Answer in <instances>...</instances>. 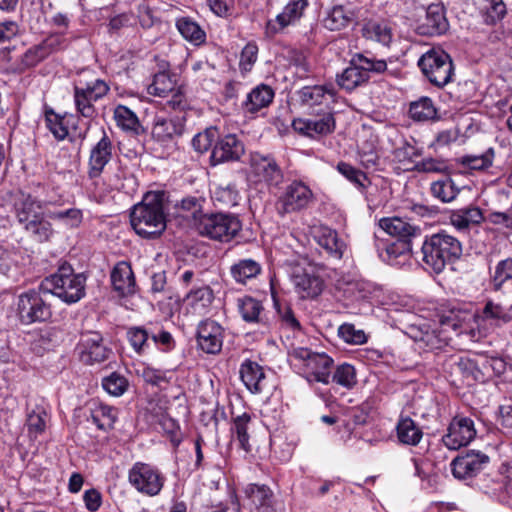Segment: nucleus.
<instances>
[{
	"mask_svg": "<svg viewBox=\"0 0 512 512\" xmlns=\"http://www.w3.org/2000/svg\"><path fill=\"white\" fill-rule=\"evenodd\" d=\"M166 202L164 191H149L130 213L134 231L143 238H155L166 229Z\"/></svg>",
	"mask_w": 512,
	"mask_h": 512,
	"instance_id": "nucleus-1",
	"label": "nucleus"
},
{
	"mask_svg": "<svg viewBox=\"0 0 512 512\" xmlns=\"http://www.w3.org/2000/svg\"><path fill=\"white\" fill-rule=\"evenodd\" d=\"M46 203L37 197L19 192L13 202V213L18 224L36 242H47L54 229L45 212Z\"/></svg>",
	"mask_w": 512,
	"mask_h": 512,
	"instance_id": "nucleus-2",
	"label": "nucleus"
},
{
	"mask_svg": "<svg viewBox=\"0 0 512 512\" xmlns=\"http://www.w3.org/2000/svg\"><path fill=\"white\" fill-rule=\"evenodd\" d=\"M422 260L434 272L440 273L462 255V244L454 236L441 231L427 236L421 247Z\"/></svg>",
	"mask_w": 512,
	"mask_h": 512,
	"instance_id": "nucleus-3",
	"label": "nucleus"
},
{
	"mask_svg": "<svg viewBox=\"0 0 512 512\" xmlns=\"http://www.w3.org/2000/svg\"><path fill=\"white\" fill-rule=\"evenodd\" d=\"M86 277L75 273L72 266L64 263L57 271L42 280L43 294H52L67 304L76 303L85 296Z\"/></svg>",
	"mask_w": 512,
	"mask_h": 512,
	"instance_id": "nucleus-4",
	"label": "nucleus"
},
{
	"mask_svg": "<svg viewBox=\"0 0 512 512\" xmlns=\"http://www.w3.org/2000/svg\"><path fill=\"white\" fill-rule=\"evenodd\" d=\"M196 229L202 236L229 242L239 234L242 224L238 217L232 214H200Z\"/></svg>",
	"mask_w": 512,
	"mask_h": 512,
	"instance_id": "nucleus-5",
	"label": "nucleus"
},
{
	"mask_svg": "<svg viewBox=\"0 0 512 512\" xmlns=\"http://www.w3.org/2000/svg\"><path fill=\"white\" fill-rule=\"evenodd\" d=\"M387 64L384 60L368 58L362 54L353 56L350 65L337 75L338 85L347 91H352L358 86L366 83L370 73H382L386 70Z\"/></svg>",
	"mask_w": 512,
	"mask_h": 512,
	"instance_id": "nucleus-6",
	"label": "nucleus"
},
{
	"mask_svg": "<svg viewBox=\"0 0 512 512\" xmlns=\"http://www.w3.org/2000/svg\"><path fill=\"white\" fill-rule=\"evenodd\" d=\"M424 76L437 87H443L452 80L454 67L448 53L439 48H432L418 60Z\"/></svg>",
	"mask_w": 512,
	"mask_h": 512,
	"instance_id": "nucleus-7",
	"label": "nucleus"
},
{
	"mask_svg": "<svg viewBox=\"0 0 512 512\" xmlns=\"http://www.w3.org/2000/svg\"><path fill=\"white\" fill-rule=\"evenodd\" d=\"M292 362H299L309 380L329 384L333 359L325 353L312 352L304 347H296L289 351Z\"/></svg>",
	"mask_w": 512,
	"mask_h": 512,
	"instance_id": "nucleus-8",
	"label": "nucleus"
},
{
	"mask_svg": "<svg viewBox=\"0 0 512 512\" xmlns=\"http://www.w3.org/2000/svg\"><path fill=\"white\" fill-rule=\"evenodd\" d=\"M378 225L387 234L397 237L400 240L399 243H393L387 246L386 252L389 256L396 257L405 251H410L411 239L421 234V228L419 226L398 216L383 217L379 220Z\"/></svg>",
	"mask_w": 512,
	"mask_h": 512,
	"instance_id": "nucleus-9",
	"label": "nucleus"
},
{
	"mask_svg": "<svg viewBox=\"0 0 512 512\" xmlns=\"http://www.w3.org/2000/svg\"><path fill=\"white\" fill-rule=\"evenodd\" d=\"M128 482L138 493L153 497L163 489L165 476L157 467L138 461L128 471Z\"/></svg>",
	"mask_w": 512,
	"mask_h": 512,
	"instance_id": "nucleus-10",
	"label": "nucleus"
},
{
	"mask_svg": "<svg viewBox=\"0 0 512 512\" xmlns=\"http://www.w3.org/2000/svg\"><path fill=\"white\" fill-rule=\"evenodd\" d=\"M42 293L40 288L30 289L18 296L17 314L22 323L32 324L50 319L51 307L42 297Z\"/></svg>",
	"mask_w": 512,
	"mask_h": 512,
	"instance_id": "nucleus-11",
	"label": "nucleus"
},
{
	"mask_svg": "<svg viewBox=\"0 0 512 512\" xmlns=\"http://www.w3.org/2000/svg\"><path fill=\"white\" fill-rule=\"evenodd\" d=\"M313 201V192L305 183L293 181L278 197L276 209L279 215L298 213L308 208Z\"/></svg>",
	"mask_w": 512,
	"mask_h": 512,
	"instance_id": "nucleus-12",
	"label": "nucleus"
},
{
	"mask_svg": "<svg viewBox=\"0 0 512 512\" xmlns=\"http://www.w3.org/2000/svg\"><path fill=\"white\" fill-rule=\"evenodd\" d=\"M113 144L108 135L103 131V135L100 140L92 146L88 159L87 175L92 181L95 191L104 193L107 189H101L100 181L101 175L106 165L112 159Z\"/></svg>",
	"mask_w": 512,
	"mask_h": 512,
	"instance_id": "nucleus-13",
	"label": "nucleus"
},
{
	"mask_svg": "<svg viewBox=\"0 0 512 512\" xmlns=\"http://www.w3.org/2000/svg\"><path fill=\"white\" fill-rule=\"evenodd\" d=\"M476 436L474 421L468 417H455L443 436L444 445L450 450H457L468 445Z\"/></svg>",
	"mask_w": 512,
	"mask_h": 512,
	"instance_id": "nucleus-14",
	"label": "nucleus"
},
{
	"mask_svg": "<svg viewBox=\"0 0 512 512\" xmlns=\"http://www.w3.org/2000/svg\"><path fill=\"white\" fill-rule=\"evenodd\" d=\"M512 321V304L506 308L499 303L488 300L482 311L476 314L478 334L487 333L489 328L501 327Z\"/></svg>",
	"mask_w": 512,
	"mask_h": 512,
	"instance_id": "nucleus-15",
	"label": "nucleus"
},
{
	"mask_svg": "<svg viewBox=\"0 0 512 512\" xmlns=\"http://www.w3.org/2000/svg\"><path fill=\"white\" fill-rule=\"evenodd\" d=\"M489 462V457L475 450L457 456L451 462V471L457 479H467L476 476Z\"/></svg>",
	"mask_w": 512,
	"mask_h": 512,
	"instance_id": "nucleus-16",
	"label": "nucleus"
},
{
	"mask_svg": "<svg viewBox=\"0 0 512 512\" xmlns=\"http://www.w3.org/2000/svg\"><path fill=\"white\" fill-rule=\"evenodd\" d=\"M293 129L310 138L328 135L335 129V119L331 112H323L314 118H297L292 122Z\"/></svg>",
	"mask_w": 512,
	"mask_h": 512,
	"instance_id": "nucleus-17",
	"label": "nucleus"
},
{
	"mask_svg": "<svg viewBox=\"0 0 512 512\" xmlns=\"http://www.w3.org/2000/svg\"><path fill=\"white\" fill-rule=\"evenodd\" d=\"M476 324V313L469 310L453 308L443 313L440 317V326L443 331L453 330L457 335L469 333L472 339L476 338V331L472 327Z\"/></svg>",
	"mask_w": 512,
	"mask_h": 512,
	"instance_id": "nucleus-18",
	"label": "nucleus"
},
{
	"mask_svg": "<svg viewBox=\"0 0 512 512\" xmlns=\"http://www.w3.org/2000/svg\"><path fill=\"white\" fill-rule=\"evenodd\" d=\"M78 350L81 361L89 365L105 361L110 353L98 332H89L82 335Z\"/></svg>",
	"mask_w": 512,
	"mask_h": 512,
	"instance_id": "nucleus-19",
	"label": "nucleus"
},
{
	"mask_svg": "<svg viewBox=\"0 0 512 512\" xmlns=\"http://www.w3.org/2000/svg\"><path fill=\"white\" fill-rule=\"evenodd\" d=\"M244 145L234 134H227L217 140L210 156L211 165L237 161L244 154Z\"/></svg>",
	"mask_w": 512,
	"mask_h": 512,
	"instance_id": "nucleus-20",
	"label": "nucleus"
},
{
	"mask_svg": "<svg viewBox=\"0 0 512 512\" xmlns=\"http://www.w3.org/2000/svg\"><path fill=\"white\" fill-rule=\"evenodd\" d=\"M245 507L249 512H277L274 506L273 491L264 484H248L244 489Z\"/></svg>",
	"mask_w": 512,
	"mask_h": 512,
	"instance_id": "nucleus-21",
	"label": "nucleus"
},
{
	"mask_svg": "<svg viewBox=\"0 0 512 512\" xmlns=\"http://www.w3.org/2000/svg\"><path fill=\"white\" fill-rule=\"evenodd\" d=\"M251 173L259 182L270 186H278L283 181V173L276 161L260 154L251 158Z\"/></svg>",
	"mask_w": 512,
	"mask_h": 512,
	"instance_id": "nucleus-22",
	"label": "nucleus"
},
{
	"mask_svg": "<svg viewBox=\"0 0 512 512\" xmlns=\"http://www.w3.org/2000/svg\"><path fill=\"white\" fill-rule=\"evenodd\" d=\"M199 347L208 354H217L222 349L223 329L213 320L202 321L197 330Z\"/></svg>",
	"mask_w": 512,
	"mask_h": 512,
	"instance_id": "nucleus-23",
	"label": "nucleus"
},
{
	"mask_svg": "<svg viewBox=\"0 0 512 512\" xmlns=\"http://www.w3.org/2000/svg\"><path fill=\"white\" fill-rule=\"evenodd\" d=\"M311 234L318 245L323 248L327 254L335 259H341L346 250V243L339 238L338 233L330 227L324 225L314 226Z\"/></svg>",
	"mask_w": 512,
	"mask_h": 512,
	"instance_id": "nucleus-24",
	"label": "nucleus"
},
{
	"mask_svg": "<svg viewBox=\"0 0 512 512\" xmlns=\"http://www.w3.org/2000/svg\"><path fill=\"white\" fill-rule=\"evenodd\" d=\"M299 101L302 106L309 109L328 106L329 100L335 97L332 84L304 86L298 91Z\"/></svg>",
	"mask_w": 512,
	"mask_h": 512,
	"instance_id": "nucleus-25",
	"label": "nucleus"
},
{
	"mask_svg": "<svg viewBox=\"0 0 512 512\" xmlns=\"http://www.w3.org/2000/svg\"><path fill=\"white\" fill-rule=\"evenodd\" d=\"M111 283L119 296L132 295L136 291L134 273L129 263L118 262L111 271Z\"/></svg>",
	"mask_w": 512,
	"mask_h": 512,
	"instance_id": "nucleus-26",
	"label": "nucleus"
},
{
	"mask_svg": "<svg viewBox=\"0 0 512 512\" xmlns=\"http://www.w3.org/2000/svg\"><path fill=\"white\" fill-rule=\"evenodd\" d=\"M292 283L302 299L315 298L322 293L324 288V282L318 275L304 270L293 273Z\"/></svg>",
	"mask_w": 512,
	"mask_h": 512,
	"instance_id": "nucleus-27",
	"label": "nucleus"
},
{
	"mask_svg": "<svg viewBox=\"0 0 512 512\" xmlns=\"http://www.w3.org/2000/svg\"><path fill=\"white\" fill-rule=\"evenodd\" d=\"M239 373L242 382L250 392L257 394L264 390L266 377L258 363L245 360L240 366Z\"/></svg>",
	"mask_w": 512,
	"mask_h": 512,
	"instance_id": "nucleus-28",
	"label": "nucleus"
},
{
	"mask_svg": "<svg viewBox=\"0 0 512 512\" xmlns=\"http://www.w3.org/2000/svg\"><path fill=\"white\" fill-rule=\"evenodd\" d=\"M274 98L273 89L265 84L253 88L242 102V109L245 113L254 114L259 110L268 107Z\"/></svg>",
	"mask_w": 512,
	"mask_h": 512,
	"instance_id": "nucleus-29",
	"label": "nucleus"
},
{
	"mask_svg": "<svg viewBox=\"0 0 512 512\" xmlns=\"http://www.w3.org/2000/svg\"><path fill=\"white\" fill-rule=\"evenodd\" d=\"M449 219L452 226L458 231H468L472 226L482 223L484 216L479 207L469 205L452 211Z\"/></svg>",
	"mask_w": 512,
	"mask_h": 512,
	"instance_id": "nucleus-30",
	"label": "nucleus"
},
{
	"mask_svg": "<svg viewBox=\"0 0 512 512\" xmlns=\"http://www.w3.org/2000/svg\"><path fill=\"white\" fill-rule=\"evenodd\" d=\"M307 6L308 0H290L284 7L283 11L276 16L274 23L271 21L269 22V26L275 32H278L279 30L294 24L302 17Z\"/></svg>",
	"mask_w": 512,
	"mask_h": 512,
	"instance_id": "nucleus-31",
	"label": "nucleus"
},
{
	"mask_svg": "<svg viewBox=\"0 0 512 512\" xmlns=\"http://www.w3.org/2000/svg\"><path fill=\"white\" fill-rule=\"evenodd\" d=\"M448 28L444 8L440 4H431L426 9L423 23L420 26L423 34H442Z\"/></svg>",
	"mask_w": 512,
	"mask_h": 512,
	"instance_id": "nucleus-32",
	"label": "nucleus"
},
{
	"mask_svg": "<svg viewBox=\"0 0 512 512\" xmlns=\"http://www.w3.org/2000/svg\"><path fill=\"white\" fill-rule=\"evenodd\" d=\"M396 436L403 445L417 446L423 438V431L409 416H400L396 425Z\"/></svg>",
	"mask_w": 512,
	"mask_h": 512,
	"instance_id": "nucleus-33",
	"label": "nucleus"
},
{
	"mask_svg": "<svg viewBox=\"0 0 512 512\" xmlns=\"http://www.w3.org/2000/svg\"><path fill=\"white\" fill-rule=\"evenodd\" d=\"M237 307L242 319L245 322L258 323L264 326L268 325V321L264 314V307L261 301L251 296H245L238 299Z\"/></svg>",
	"mask_w": 512,
	"mask_h": 512,
	"instance_id": "nucleus-34",
	"label": "nucleus"
},
{
	"mask_svg": "<svg viewBox=\"0 0 512 512\" xmlns=\"http://www.w3.org/2000/svg\"><path fill=\"white\" fill-rule=\"evenodd\" d=\"M446 331L431 330L427 325L422 327H410V336L415 342H422L428 349H440L447 343L448 336L444 335Z\"/></svg>",
	"mask_w": 512,
	"mask_h": 512,
	"instance_id": "nucleus-35",
	"label": "nucleus"
},
{
	"mask_svg": "<svg viewBox=\"0 0 512 512\" xmlns=\"http://www.w3.org/2000/svg\"><path fill=\"white\" fill-rule=\"evenodd\" d=\"M444 368L451 375L469 378L474 377L475 372L478 371V362L465 355H450L445 360Z\"/></svg>",
	"mask_w": 512,
	"mask_h": 512,
	"instance_id": "nucleus-36",
	"label": "nucleus"
},
{
	"mask_svg": "<svg viewBox=\"0 0 512 512\" xmlns=\"http://www.w3.org/2000/svg\"><path fill=\"white\" fill-rule=\"evenodd\" d=\"M184 126L179 119L157 117L152 128V135L160 142L182 135Z\"/></svg>",
	"mask_w": 512,
	"mask_h": 512,
	"instance_id": "nucleus-37",
	"label": "nucleus"
},
{
	"mask_svg": "<svg viewBox=\"0 0 512 512\" xmlns=\"http://www.w3.org/2000/svg\"><path fill=\"white\" fill-rule=\"evenodd\" d=\"M187 305L194 313L199 315L206 314L214 301V293L209 286H202L192 289L185 297Z\"/></svg>",
	"mask_w": 512,
	"mask_h": 512,
	"instance_id": "nucleus-38",
	"label": "nucleus"
},
{
	"mask_svg": "<svg viewBox=\"0 0 512 512\" xmlns=\"http://www.w3.org/2000/svg\"><path fill=\"white\" fill-rule=\"evenodd\" d=\"M50 421V415L42 405H36L27 414L26 425L29 436L36 439L43 434Z\"/></svg>",
	"mask_w": 512,
	"mask_h": 512,
	"instance_id": "nucleus-39",
	"label": "nucleus"
},
{
	"mask_svg": "<svg viewBox=\"0 0 512 512\" xmlns=\"http://www.w3.org/2000/svg\"><path fill=\"white\" fill-rule=\"evenodd\" d=\"M176 28L181 36L198 46L205 42L206 33L200 25L190 17H180L176 20Z\"/></svg>",
	"mask_w": 512,
	"mask_h": 512,
	"instance_id": "nucleus-40",
	"label": "nucleus"
},
{
	"mask_svg": "<svg viewBox=\"0 0 512 512\" xmlns=\"http://www.w3.org/2000/svg\"><path fill=\"white\" fill-rule=\"evenodd\" d=\"M262 271L260 263L253 259H242L230 268L232 278L240 284L256 278Z\"/></svg>",
	"mask_w": 512,
	"mask_h": 512,
	"instance_id": "nucleus-41",
	"label": "nucleus"
},
{
	"mask_svg": "<svg viewBox=\"0 0 512 512\" xmlns=\"http://www.w3.org/2000/svg\"><path fill=\"white\" fill-rule=\"evenodd\" d=\"M152 338H155L154 330L145 326H133L127 330V339L133 350L139 355L148 351Z\"/></svg>",
	"mask_w": 512,
	"mask_h": 512,
	"instance_id": "nucleus-42",
	"label": "nucleus"
},
{
	"mask_svg": "<svg viewBox=\"0 0 512 512\" xmlns=\"http://www.w3.org/2000/svg\"><path fill=\"white\" fill-rule=\"evenodd\" d=\"M354 13L342 5L334 6L324 18V26L331 30H341L354 20Z\"/></svg>",
	"mask_w": 512,
	"mask_h": 512,
	"instance_id": "nucleus-43",
	"label": "nucleus"
},
{
	"mask_svg": "<svg viewBox=\"0 0 512 512\" xmlns=\"http://www.w3.org/2000/svg\"><path fill=\"white\" fill-rule=\"evenodd\" d=\"M362 33L366 39L376 41L383 46H388L393 39L391 27L384 22L370 21L364 25Z\"/></svg>",
	"mask_w": 512,
	"mask_h": 512,
	"instance_id": "nucleus-44",
	"label": "nucleus"
},
{
	"mask_svg": "<svg viewBox=\"0 0 512 512\" xmlns=\"http://www.w3.org/2000/svg\"><path fill=\"white\" fill-rule=\"evenodd\" d=\"M251 422V416L248 413H243L233 419L231 426L232 439H236L241 449L245 452L251 451V445L249 443V424Z\"/></svg>",
	"mask_w": 512,
	"mask_h": 512,
	"instance_id": "nucleus-45",
	"label": "nucleus"
},
{
	"mask_svg": "<svg viewBox=\"0 0 512 512\" xmlns=\"http://www.w3.org/2000/svg\"><path fill=\"white\" fill-rule=\"evenodd\" d=\"M175 81L165 71L156 73L152 82L147 87L148 94L157 97H167L170 92L174 91Z\"/></svg>",
	"mask_w": 512,
	"mask_h": 512,
	"instance_id": "nucleus-46",
	"label": "nucleus"
},
{
	"mask_svg": "<svg viewBox=\"0 0 512 512\" xmlns=\"http://www.w3.org/2000/svg\"><path fill=\"white\" fill-rule=\"evenodd\" d=\"M91 418L99 429L106 431L113 428L117 413L113 407L105 404H97L92 409Z\"/></svg>",
	"mask_w": 512,
	"mask_h": 512,
	"instance_id": "nucleus-47",
	"label": "nucleus"
},
{
	"mask_svg": "<svg viewBox=\"0 0 512 512\" xmlns=\"http://www.w3.org/2000/svg\"><path fill=\"white\" fill-rule=\"evenodd\" d=\"M409 113L413 120L429 121L436 118L437 109L430 98L422 97L410 104Z\"/></svg>",
	"mask_w": 512,
	"mask_h": 512,
	"instance_id": "nucleus-48",
	"label": "nucleus"
},
{
	"mask_svg": "<svg viewBox=\"0 0 512 512\" xmlns=\"http://www.w3.org/2000/svg\"><path fill=\"white\" fill-rule=\"evenodd\" d=\"M431 194L444 203L453 201L458 193L459 189L456 187L454 181L450 178L435 181L431 184Z\"/></svg>",
	"mask_w": 512,
	"mask_h": 512,
	"instance_id": "nucleus-49",
	"label": "nucleus"
},
{
	"mask_svg": "<svg viewBox=\"0 0 512 512\" xmlns=\"http://www.w3.org/2000/svg\"><path fill=\"white\" fill-rule=\"evenodd\" d=\"M51 220L60 222L66 228H77L83 221V212L78 208H69L66 210L51 211L47 213Z\"/></svg>",
	"mask_w": 512,
	"mask_h": 512,
	"instance_id": "nucleus-50",
	"label": "nucleus"
},
{
	"mask_svg": "<svg viewBox=\"0 0 512 512\" xmlns=\"http://www.w3.org/2000/svg\"><path fill=\"white\" fill-rule=\"evenodd\" d=\"M494 156L493 148H489L481 155H463L459 158V163L471 170H485L492 166Z\"/></svg>",
	"mask_w": 512,
	"mask_h": 512,
	"instance_id": "nucleus-51",
	"label": "nucleus"
},
{
	"mask_svg": "<svg viewBox=\"0 0 512 512\" xmlns=\"http://www.w3.org/2000/svg\"><path fill=\"white\" fill-rule=\"evenodd\" d=\"M73 98L76 111L84 118L92 119L97 115L94 101L89 99L82 90V86L74 85Z\"/></svg>",
	"mask_w": 512,
	"mask_h": 512,
	"instance_id": "nucleus-52",
	"label": "nucleus"
},
{
	"mask_svg": "<svg viewBox=\"0 0 512 512\" xmlns=\"http://www.w3.org/2000/svg\"><path fill=\"white\" fill-rule=\"evenodd\" d=\"M273 302L282 326L292 331H300L301 324L296 318L291 306L287 303H282L274 295Z\"/></svg>",
	"mask_w": 512,
	"mask_h": 512,
	"instance_id": "nucleus-53",
	"label": "nucleus"
},
{
	"mask_svg": "<svg viewBox=\"0 0 512 512\" xmlns=\"http://www.w3.org/2000/svg\"><path fill=\"white\" fill-rule=\"evenodd\" d=\"M116 124L126 131L137 132L140 124L136 114L124 105H118L114 110Z\"/></svg>",
	"mask_w": 512,
	"mask_h": 512,
	"instance_id": "nucleus-54",
	"label": "nucleus"
},
{
	"mask_svg": "<svg viewBox=\"0 0 512 512\" xmlns=\"http://www.w3.org/2000/svg\"><path fill=\"white\" fill-rule=\"evenodd\" d=\"M129 386L128 380L117 372L111 373L109 376L103 378V389L112 396L123 395Z\"/></svg>",
	"mask_w": 512,
	"mask_h": 512,
	"instance_id": "nucleus-55",
	"label": "nucleus"
},
{
	"mask_svg": "<svg viewBox=\"0 0 512 512\" xmlns=\"http://www.w3.org/2000/svg\"><path fill=\"white\" fill-rule=\"evenodd\" d=\"M332 381L344 388H353L357 383L355 368L348 363L339 365L332 376Z\"/></svg>",
	"mask_w": 512,
	"mask_h": 512,
	"instance_id": "nucleus-56",
	"label": "nucleus"
},
{
	"mask_svg": "<svg viewBox=\"0 0 512 512\" xmlns=\"http://www.w3.org/2000/svg\"><path fill=\"white\" fill-rule=\"evenodd\" d=\"M484 2L486 24H495L506 15V5L503 0H484Z\"/></svg>",
	"mask_w": 512,
	"mask_h": 512,
	"instance_id": "nucleus-57",
	"label": "nucleus"
},
{
	"mask_svg": "<svg viewBox=\"0 0 512 512\" xmlns=\"http://www.w3.org/2000/svg\"><path fill=\"white\" fill-rule=\"evenodd\" d=\"M338 335L346 343L361 345L367 342V336L361 329H356L353 324L344 323L338 328Z\"/></svg>",
	"mask_w": 512,
	"mask_h": 512,
	"instance_id": "nucleus-58",
	"label": "nucleus"
},
{
	"mask_svg": "<svg viewBox=\"0 0 512 512\" xmlns=\"http://www.w3.org/2000/svg\"><path fill=\"white\" fill-rule=\"evenodd\" d=\"M337 170L358 188L364 189L366 187L368 178L363 171L345 162H340L337 165Z\"/></svg>",
	"mask_w": 512,
	"mask_h": 512,
	"instance_id": "nucleus-59",
	"label": "nucleus"
},
{
	"mask_svg": "<svg viewBox=\"0 0 512 512\" xmlns=\"http://www.w3.org/2000/svg\"><path fill=\"white\" fill-rule=\"evenodd\" d=\"M46 125L57 140H64L68 135V128L64 118L52 110L46 111Z\"/></svg>",
	"mask_w": 512,
	"mask_h": 512,
	"instance_id": "nucleus-60",
	"label": "nucleus"
},
{
	"mask_svg": "<svg viewBox=\"0 0 512 512\" xmlns=\"http://www.w3.org/2000/svg\"><path fill=\"white\" fill-rule=\"evenodd\" d=\"M217 137L218 131L216 128H207L205 131L200 132L193 137L192 146L197 152L204 153L208 151Z\"/></svg>",
	"mask_w": 512,
	"mask_h": 512,
	"instance_id": "nucleus-61",
	"label": "nucleus"
},
{
	"mask_svg": "<svg viewBox=\"0 0 512 512\" xmlns=\"http://www.w3.org/2000/svg\"><path fill=\"white\" fill-rule=\"evenodd\" d=\"M78 85L82 86L85 95L94 102L106 96L110 90L109 85L102 79H96L85 84L80 82Z\"/></svg>",
	"mask_w": 512,
	"mask_h": 512,
	"instance_id": "nucleus-62",
	"label": "nucleus"
},
{
	"mask_svg": "<svg viewBox=\"0 0 512 512\" xmlns=\"http://www.w3.org/2000/svg\"><path fill=\"white\" fill-rule=\"evenodd\" d=\"M497 422L504 433L512 434V399H505L498 407Z\"/></svg>",
	"mask_w": 512,
	"mask_h": 512,
	"instance_id": "nucleus-63",
	"label": "nucleus"
},
{
	"mask_svg": "<svg viewBox=\"0 0 512 512\" xmlns=\"http://www.w3.org/2000/svg\"><path fill=\"white\" fill-rule=\"evenodd\" d=\"M512 279V258H507L500 261L496 267L493 277V283L496 289L507 280Z\"/></svg>",
	"mask_w": 512,
	"mask_h": 512,
	"instance_id": "nucleus-64",
	"label": "nucleus"
}]
</instances>
